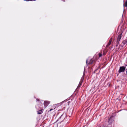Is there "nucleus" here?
<instances>
[{
    "label": "nucleus",
    "instance_id": "nucleus-15",
    "mask_svg": "<svg viewBox=\"0 0 127 127\" xmlns=\"http://www.w3.org/2000/svg\"><path fill=\"white\" fill-rule=\"evenodd\" d=\"M87 61H86V63H87Z\"/></svg>",
    "mask_w": 127,
    "mask_h": 127
},
{
    "label": "nucleus",
    "instance_id": "nucleus-10",
    "mask_svg": "<svg viewBox=\"0 0 127 127\" xmlns=\"http://www.w3.org/2000/svg\"><path fill=\"white\" fill-rule=\"evenodd\" d=\"M92 59H91V60L90 61V62L89 63V64H92Z\"/></svg>",
    "mask_w": 127,
    "mask_h": 127
},
{
    "label": "nucleus",
    "instance_id": "nucleus-12",
    "mask_svg": "<svg viewBox=\"0 0 127 127\" xmlns=\"http://www.w3.org/2000/svg\"><path fill=\"white\" fill-rule=\"evenodd\" d=\"M105 54H106V53H105V52H103V55H105Z\"/></svg>",
    "mask_w": 127,
    "mask_h": 127
},
{
    "label": "nucleus",
    "instance_id": "nucleus-3",
    "mask_svg": "<svg viewBox=\"0 0 127 127\" xmlns=\"http://www.w3.org/2000/svg\"><path fill=\"white\" fill-rule=\"evenodd\" d=\"M50 103V101H44V106L46 107Z\"/></svg>",
    "mask_w": 127,
    "mask_h": 127
},
{
    "label": "nucleus",
    "instance_id": "nucleus-4",
    "mask_svg": "<svg viewBox=\"0 0 127 127\" xmlns=\"http://www.w3.org/2000/svg\"><path fill=\"white\" fill-rule=\"evenodd\" d=\"M127 43V39L125 40H124L122 42V44H123L122 45L123 46H125Z\"/></svg>",
    "mask_w": 127,
    "mask_h": 127
},
{
    "label": "nucleus",
    "instance_id": "nucleus-14",
    "mask_svg": "<svg viewBox=\"0 0 127 127\" xmlns=\"http://www.w3.org/2000/svg\"><path fill=\"white\" fill-rule=\"evenodd\" d=\"M36 100H37V101H39V99H36Z\"/></svg>",
    "mask_w": 127,
    "mask_h": 127
},
{
    "label": "nucleus",
    "instance_id": "nucleus-6",
    "mask_svg": "<svg viewBox=\"0 0 127 127\" xmlns=\"http://www.w3.org/2000/svg\"><path fill=\"white\" fill-rule=\"evenodd\" d=\"M111 43L110 42H109L107 44V45L106 47H108L110 44Z\"/></svg>",
    "mask_w": 127,
    "mask_h": 127
},
{
    "label": "nucleus",
    "instance_id": "nucleus-11",
    "mask_svg": "<svg viewBox=\"0 0 127 127\" xmlns=\"http://www.w3.org/2000/svg\"><path fill=\"white\" fill-rule=\"evenodd\" d=\"M117 45H116V46L117 47L118 45L119 44V42H117Z\"/></svg>",
    "mask_w": 127,
    "mask_h": 127
},
{
    "label": "nucleus",
    "instance_id": "nucleus-7",
    "mask_svg": "<svg viewBox=\"0 0 127 127\" xmlns=\"http://www.w3.org/2000/svg\"><path fill=\"white\" fill-rule=\"evenodd\" d=\"M125 6L126 7L127 6V1H126L125 3Z\"/></svg>",
    "mask_w": 127,
    "mask_h": 127
},
{
    "label": "nucleus",
    "instance_id": "nucleus-8",
    "mask_svg": "<svg viewBox=\"0 0 127 127\" xmlns=\"http://www.w3.org/2000/svg\"><path fill=\"white\" fill-rule=\"evenodd\" d=\"M112 38H111L109 40V42H110L111 43L112 41Z\"/></svg>",
    "mask_w": 127,
    "mask_h": 127
},
{
    "label": "nucleus",
    "instance_id": "nucleus-5",
    "mask_svg": "<svg viewBox=\"0 0 127 127\" xmlns=\"http://www.w3.org/2000/svg\"><path fill=\"white\" fill-rule=\"evenodd\" d=\"M43 112V110L41 109L40 110H39L37 111V113L38 114H41Z\"/></svg>",
    "mask_w": 127,
    "mask_h": 127
},
{
    "label": "nucleus",
    "instance_id": "nucleus-2",
    "mask_svg": "<svg viewBox=\"0 0 127 127\" xmlns=\"http://www.w3.org/2000/svg\"><path fill=\"white\" fill-rule=\"evenodd\" d=\"M122 33L121 32L120 33L118 37L117 42H119V41L120 40L121 38V36Z\"/></svg>",
    "mask_w": 127,
    "mask_h": 127
},
{
    "label": "nucleus",
    "instance_id": "nucleus-1",
    "mask_svg": "<svg viewBox=\"0 0 127 127\" xmlns=\"http://www.w3.org/2000/svg\"><path fill=\"white\" fill-rule=\"evenodd\" d=\"M125 69V67L124 66L121 67L119 70V73L124 72Z\"/></svg>",
    "mask_w": 127,
    "mask_h": 127
},
{
    "label": "nucleus",
    "instance_id": "nucleus-9",
    "mask_svg": "<svg viewBox=\"0 0 127 127\" xmlns=\"http://www.w3.org/2000/svg\"><path fill=\"white\" fill-rule=\"evenodd\" d=\"M99 57H101L102 56V54L101 53H99Z\"/></svg>",
    "mask_w": 127,
    "mask_h": 127
},
{
    "label": "nucleus",
    "instance_id": "nucleus-13",
    "mask_svg": "<svg viewBox=\"0 0 127 127\" xmlns=\"http://www.w3.org/2000/svg\"><path fill=\"white\" fill-rule=\"evenodd\" d=\"M53 110V109H50V110H49V111H51L52 110Z\"/></svg>",
    "mask_w": 127,
    "mask_h": 127
}]
</instances>
